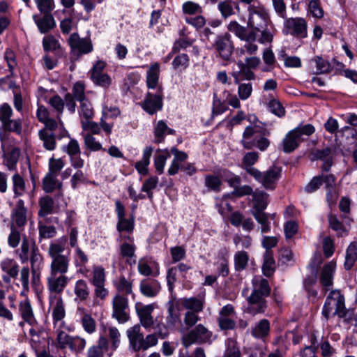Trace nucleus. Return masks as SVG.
<instances>
[{
	"label": "nucleus",
	"mask_w": 357,
	"mask_h": 357,
	"mask_svg": "<svg viewBox=\"0 0 357 357\" xmlns=\"http://www.w3.org/2000/svg\"><path fill=\"white\" fill-rule=\"evenodd\" d=\"M73 96L75 98L76 100L81 102L82 100H85L86 99V96L85 95V84L82 81L76 82L73 86L72 93Z\"/></svg>",
	"instance_id": "nucleus-47"
},
{
	"label": "nucleus",
	"mask_w": 357,
	"mask_h": 357,
	"mask_svg": "<svg viewBox=\"0 0 357 357\" xmlns=\"http://www.w3.org/2000/svg\"><path fill=\"white\" fill-rule=\"evenodd\" d=\"M254 288L251 294L247 298L248 306L245 312L253 316L258 314H264L268 308V303L266 299L271 293V287L268 281L261 278L259 282L252 280Z\"/></svg>",
	"instance_id": "nucleus-1"
},
{
	"label": "nucleus",
	"mask_w": 357,
	"mask_h": 357,
	"mask_svg": "<svg viewBox=\"0 0 357 357\" xmlns=\"http://www.w3.org/2000/svg\"><path fill=\"white\" fill-rule=\"evenodd\" d=\"M166 129H167V123L163 120H160L157 122V124L154 127V143L155 144H160L163 143L166 137Z\"/></svg>",
	"instance_id": "nucleus-38"
},
{
	"label": "nucleus",
	"mask_w": 357,
	"mask_h": 357,
	"mask_svg": "<svg viewBox=\"0 0 357 357\" xmlns=\"http://www.w3.org/2000/svg\"><path fill=\"white\" fill-rule=\"evenodd\" d=\"M4 59L7 63L8 70L10 72V75H7L6 78L9 79L13 77L15 67L17 65L15 53L11 48L8 47L6 49L4 52Z\"/></svg>",
	"instance_id": "nucleus-36"
},
{
	"label": "nucleus",
	"mask_w": 357,
	"mask_h": 357,
	"mask_svg": "<svg viewBox=\"0 0 357 357\" xmlns=\"http://www.w3.org/2000/svg\"><path fill=\"white\" fill-rule=\"evenodd\" d=\"M270 330V321L266 319H263L252 328L251 335L253 337L263 339L268 336Z\"/></svg>",
	"instance_id": "nucleus-21"
},
{
	"label": "nucleus",
	"mask_w": 357,
	"mask_h": 357,
	"mask_svg": "<svg viewBox=\"0 0 357 357\" xmlns=\"http://www.w3.org/2000/svg\"><path fill=\"white\" fill-rule=\"evenodd\" d=\"M335 295L337 296L336 301L335 312L334 315L337 314L340 318L346 317L347 311L345 307V298L343 294L339 290H336Z\"/></svg>",
	"instance_id": "nucleus-45"
},
{
	"label": "nucleus",
	"mask_w": 357,
	"mask_h": 357,
	"mask_svg": "<svg viewBox=\"0 0 357 357\" xmlns=\"http://www.w3.org/2000/svg\"><path fill=\"white\" fill-rule=\"evenodd\" d=\"M139 290L143 296L148 298H153L159 293L160 284L155 279H144L140 282Z\"/></svg>",
	"instance_id": "nucleus-14"
},
{
	"label": "nucleus",
	"mask_w": 357,
	"mask_h": 357,
	"mask_svg": "<svg viewBox=\"0 0 357 357\" xmlns=\"http://www.w3.org/2000/svg\"><path fill=\"white\" fill-rule=\"evenodd\" d=\"M90 79L96 86L104 89H108L112 84V78L107 73H102L96 75H91Z\"/></svg>",
	"instance_id": "nucleus-42"
},
{
	"label": "nucleus",
	"mask_w": 357,
	"mask_h": 357,
	"mask_svg": "<svg viewBox=\"0 0 357 357\" xmlns=\"http://www.w3.org/2000/svg\"><path fill=\"white\" fill-rule=\"evenodd\" d=\"M259 154L257 152L252 151L245 153L243 158V165L244 169L247 172V169L249 168H255L252 167L258 160Z\"/></svg>",
	"instance_id": "nucleus-61"
},
{
	"label": "nucleus",
	"mask_w": 357,
	"mask_h": 357,
	"mask_svg": "<svg viewBox=\"0 0 357 357\" xmlns=\"http://www.w3.org/2000/svg\"><path fill=\"white\" fill-rule=\"evenodd\" d=\"M263 275L266 278L273 276L276 271V264L273 256V251H265L263 256V264L261 266Z\"/></svg>",
	"instance_id": "nucleus-17"
},
{
	"label": "nucleus",
	"mask_w": 357,
	"mask_h": 357,
	"mask_svg": "<svg viewBox=\"0 0 357 357\" xmlns=\"http://www.w3.org/2000/svg\"><path fill=\"white\" fill-rule=\"evenodd\" d=\"M324 255L326 259L331 257L335 250V241L330 236H325L322 241Z\"/></svg>",
	"instance_id": "nucleus-46"
},
{
	"label": "nucleus",
	"mask_w": 357,
	"mask_h": 357,
	"mask_svg": "<svg viewBox=\"0 0 357 357\" xmlns=\"http://www.w3.org/2000/svg\"><path fill=\"white\" fill-rule=\"evenodd\" d=\"M229 31L234 33L239 39L246 42H255L257 40V32L253 28L245 27L239 24L236 21H231L227 26Z\"/></svg>",
	"instance_id": "nucleus-9"
},
{
	"label": "nucleus",
	"mask_w": 357,
	"mask_h": 357,
	"mask_svg": "<svg viewBox=\"0 0 357 357\" xmlns=\"http://www.w3.org/2000/svg\"><path fill=\"white\" fill-rule=\"evenodd\" d=\"M301 140L291 130L289 131L282 141V151L285 153H291L298 148Z\"/></svg>",
	"instance_id": "nucleus-20"
},
{
	"label": "nucleus",
	"mask_w": 357,
	"mask_h": 357,
	"mask_svg": "<svg viewBox=\"0 0 357 357\" xmlns=\"http://www.w3.org/2000/svg\"><path fill=\"white\" fill-rule=\"evenodd\" d=\"M218 176L221 178L222 182L225 181L227 183L229 186L231 188L234 187V185H240L241 182V179L239 176L236 175L234 173L226 168L220 169Z\"/></svg>",
	"instance_id": "nucleus-31"
},
{
	"label": "nucleus",
	"mask_w": 357,
	"mask_h": 357,
	"mask_svg": "<svg viewBox=\"0 0 357 357\" xmlns=\"http://www.w3.org/2000/svg\"><path fill=\"white\" fill-rule=\"evenodd\" d=\"M316 63V66L318 72L317 74H326L329 73L332 70L331 63L324 59L321 56H315L312 59Z\"/></svg>",
	"instance_id": "nucleus-50"
},
{
	"label": "nucleus",
	"mask_w": 357,
	"mask_h": 357,
	"mask_svg": "<svg viewBox=\"0 0 357 357\" xmlns=\"http://www.w3.org/2000/svg\"><path fill=\"white\" fill-rule=\"evenodd\" d=\"M38 136L43 142V147L47 151H53L56 146V135L53 132H49L46 130H40L38 132Z\"/></svg>",
	"instance_id": "nucleus-28"
},
{
	"label": "nucleus",
	"mask_w": 357,
	"mask_h": 357,
	"mask_svg": "<svg viewBox=\"0 0 357 357\" xmlns=\"http://www.w3.org/2000/svg\"><path fill=\"white\" fill-rule=\"evenodd\" d=\"M234 268L236 271L241 272L245 269L249 261V256L245 251H238L234 255Z\"/></svg>",
	"instance_id": "nucleus-37"
},
{
	"label": "nucleus",
	"mask_w": 357,
	"mask_h": 357,
	"mask_svg": "<svg viewBox=\"0 0 357 357\" xmlns=\"http://www.w3.org/2000/svg\"><path fill=\"white\" fill-rule=\"evenodd\" d=\"M182 11L185 15H194L202 14L204 10L202 6L194 1H187L182 5Z\"/></svg>",
	"instance_id": "nucleus-41"
},
{
	"label": "nucleus",
	"mask_w": 357,
	"mask_h": 357,
	"mask_svg": "<svg viewBox=\"0 0 357 357\" xmlns=\"http://www.w3.org/2000/svg\"><path fill=\"white\" fill-rule=\"evenodd\" d=\"M84 144L91 151H98L102 149V144L96 140V138L91 134H86L84 137Z\"/></svg>",
	"instance_id": "nucleus-64"
},
{
	"label": "nucleus",
	"mask_w": 357,
	"mask_h": 357,
	"mask_svg": "<svg viewBox=\"0 0 357 357\" xmlns=\"http://www.w3.org/2000/svg\"><path fill=\"white\" fill-rule=\"evenodd\" d=\"M311 345L306 346L303 351H301V356L304 353L306 354V357H317L316 351L319 346L317 344V338L314 333H312L310 336Z\"/></svg>",
	"instance_id": "nucleus-55"
},
{
	"label": "nucleus",
	"mask_w": 357,
	"mask_h": 357,
	"mask_svg": "<svg viewBox=\"0 0 357 357\" xmlns=\"http://www.w3.org/2000/svg\"><path fill=\"white\" fill-rule=\"evenodd\" d=\"M282 33L291 35L298 39L307 37V23L303 17H289L284 20Z\"/></svg>",
	"instance_id": "nucleus-5"
},
{
	"label": "nucleus",
	"mask_w": 357,
	"mask_h": 357,
	"mask_svg": "<svg viewBox=\"0 0 357 357\" xmlns=\"http://www.w3.org/2000/svg\"><path fill=\"white\" fill-rule=\"evenodd\" d=\"M208 332V330L202 324L197 325L194 329L191 330L186 335L182 337V344L185 348H188L192 344L195 342H202L205 340V338H202V335H204Z\"/></svg>",
	"instance_id": "nucleus-12"
},
{
	"label": "nucleus",
	"mask_w": 357,
	"mask_h": 357,
	"mask_svg": "<svg viewBox=\"0 0 357 357\" xmlns=\"http://www.w3.org/2000/svg\"><path fill=\"white\" fill-rule=\"evenodd\" d=\"M70 47L71 56L78 59L82 54L91 53L93 47L89 37L80 38L78 33H73L68 39Z\"/></svg>",
	"instance_id": "nucleus-6"
},
{
	"label": "nucleus",
	"mask_w": 357,
	"mask_h": 357,
	"mask_svg": "<svg viewBox=\"0 0 357 357\" xmlns=\"http://www.w3.org/2000/svg\"><path fill=\"white\" fill-rule=\"evenodd\" d=\"M336 262L332 260L325 264L322 268L319 282L323 286V289L326 294L328 291V287L333 284V275L335 271Z\"/></svg>",
	"instance_id": "nucleus-11"
},
{
	"label": "nucleus",
	"mask_w": 357,
	"mask_h": 357,
	"mask_svg": "<svg viewBox=\"0 0 357 357\" xmlns=\"http://www.w3.org/2000/svg\"><path fill=\"white\" fill-rule=\"evenodd\" d=\"M13 109L8 103L4 102L0 105V121L2 126L11 120Z\"/></svg>",
	"instance_id": "nucleus-57"
},
{
	"label": "nucleus",
	"mask_w": 357,
	"mask_h": 357,
	"mask_svg": "<svg viewBox=\"0 0 357 357\" xmlns=\"http://www.w3.org/2000/svg\"><path fill=\"white\" fill-rule=\"evenodd\" d=\"M128 337L129 338L130 344L135 351V349L138 347L137 342L139 343V340H142L143 335L140 333L139 325H135L130 329L128 330Z\"/></svg>",
	"instance_id": "nucleus-39"
},
{
	"label": "nucleus",
	"mask_w": 357,
	"mask_h": 357,
	"mask_svg": "<svg viewBox=\"0 0 357 357\" xmlns=\"http://www.w3.org/2000/svg\"><path fill=\"white\" fill-rule=\"evenodd\" d=\"M13 214L15 216V223L17 227H21L25 225L26 222V208L22 199L17 201L16 208L13 211Z\"/></svg>",
	"instance_id": "nucleus-26"
},
{
	"label": "nucleus",
	"mask_w": 357,
	"mask_h": 357,
	"mask_svg": "<svg viewBox=\"0 0 357 357\" xmlns=\"http://www.w3.org/2000/svg\"><path fill=\"white\" fill-rule=\"evenodd\" d=\"M54 202L52 197L46 195L39 199L40 209L38 211V216L44 218L51 214L53 211Z\"/></svg>",
	"instance_id": "nucleus-30"
},
{
	"label": "nucleus",
	"mask_w": 357,
	"mask_h": 357,
	"mask_svg": "<svg viewBox=\"0 0 357 357\" xmlns=\"http://www.w3.org/2000/svg\"><path fill=\"white\" fill-rule=\"evenodd\" d=\"M68 259L65 256H59L52 259L51 264V275H56L57 273L64 274L67 273L68 268Z\"/></svg>",
	"instance_id": "nucleus-23"
},
{
	"label": "nucleus",
	"mask_w": 357,
	"mask_h": 357,
	"mask_svg": "<svg viewBox=\"0 0 357 357\" xmlns=\"http://www.w3.org/2000/svg\"><path fill=\"white\" fill-rule=\"evenodd\" d=\"M56 176L47 174L43 178V190L46 193H52L55 190Z\"/></svg>",
	"instance_id": "nucleus-62"
},
{
	"label": "nucleus",
	"mask_w": 357,
	"mask_h": 357,
	"mask_svg": "<svg viewBox=\"0 0 357 357\" xmlns=\"http://www.w3.org/2000/svg\"><path fill=\"white\" fill-rule=\"evenodd\" d=\"M357 261V241L351 242L347 250L344 268L346 271H350Z\"/></svg>",
	"instance_id": "nucleus-24"
},
{
	"label": "nucleus",
	"mask_w": 357,
	"mask_h": 357,
	"mask_svg": "<svg viewBox=\"0 0 357 357\" xmlns=\"http://www.w3.org/2000/svg\"><path fill=\"white\" fill-rule=\"evenodd\" d=\"M172 256V263H177L183 259L186 256V250L183 246H174L172 247L169 250Z\"/></svg>",
	"instance_id": "nucleus-59"
},
{
	"label": "nucleus",
	"mask_w": 357,
	"mask_h": 357,
	"mask_svg": "<svg viewBox=\"0 0 357 357\" xmlns=\"http://www.w3.org/2000/svg\"><path fill=\"white\" fill-rule=\"evenodd\" d=\"M255 211H264L269 204V195L264 190L256 189L252 194Z\"/></svg>",
	"instance_id": "nucleus-19"
},
{
	"label": "nucleus",
	"mask_w": 357,
	"mask_h": 357,
	"mask_svg": "<svg viewBox=\"0 0 357 357\" xmlns=\"http://www.w3.org/2000/svg\"><path fill=\"white\" fill-rule=\"evenodd\" d=\"M158 343V337L155 334H150L146 337V339H144V337L142 340H139V344L138 347L135 349V351H139L141 349L146 350L151 347H153L156 345Z\"/></svg>",
	"instance_id": "nucleus-51"
},
{
	"label": "nucleus",
	"mask_w": 357,
	"mask_h": 357,
	"mask_svg": "<svg viewBox=\"0 0 357 357\" xmlns=\"http://www.w3.org/2000/svg\"><path fill=\"white\" fill-rule=\"evenodd\" d=\"M338 134L340 137H345L349 144L357 147V130L356 128L345 126L338 131Z\"/></svg>",
	"instance_id": "nucleus-34"
},
{
	"label": "nucleus",
	"mask_w": 357,
	"mask_h": 357,
	"mask_svg": "<svg viewBox=\"0 0 357 357\" xmlns=\"http://www.w3.org/2000/svg\"><path fill=\"white\" fill-rule=\"evenodd\" d=\"M220 56L225 61H229L234 50V44L230 33L226 32L216 36L213 45Z\"/></svg>",
	"instance_id": "nucleus-7"
},
{
	"label": "nucleus",
	"mask_w": 357,
	"mask_h": 357,
	"mask_svg": "<svg viewBox=\"0 0 357 357\" xmlns=\"http://www.w3.org/2000/svg\"><path fill=\"white\" fill-rule=\"evenodd\" d=\"M143 261L144 259L142 258L139 259L138 263L137 268L139 274L146 277H157L160 274L159 264L157 262H153V264L155 265V270L153 271L146 262H144Z\"/></svg>",
	"instance_id": "nucleus-33"
},
{
	"label": "nucleus",
	"mask_w": 357,
	"mask_h": 357,
	"mask_svg": "<svg viewBox=\"0 0 357 357\" xmlns=\"http://www.w3.org/2000/svg\"><path fill=\"white\" fill-rule=\"evenodd\" d=\"M260 123L264 126H248L245 128L241 141L244 149L250 150L255 146L261 151H265L270 146V140L266 137L271 135V132L264 123Z\"/></svg>",
	"instance_id": "nucleus-2"
},
{
	"label": "nucleus",
	"mask_w": 357,
	"mask_h": 357,
	"mask_svg": "<svg viewBox=\"0 0 357 357\" xmlns=\"http://www.w3.org/2000/svg\"><path fill=\"white\" fill-rule=\"evenodd\" d=\"M172 64L175 71L185 72L190 66V57L185 53L178 54L174 58Z\"/></svg>",
	"instance_id": "nucleus-32"
},
{
	"label": "nucleus",
	"mask_w": 357,
	"mask_h": 357,
	"mask_svg": "<svg viewBox=\"0 0 357 357\" xmlns=\"http://www.w3.org/2000/svg\"><path fill=\"white\" fill-rule=\"evenodd\" d=\"M75 294L81 300L86 301L89 296V289L86 282L84 280H78L75 286Z\"/></svg>",
	"instance_id": "nucleus-40"
},
{
	"label": "nucleus",
	"mask_w": 357,
	"mask_h": 357,
	"mask_svg": "<svg viewBox=\"0 0 357 357\" xmlns=\"http://www.w3.org/2000/svg\"><path fill=\"white\" fill-rule=\"evenodd\" d=\"M160 64L155 62L151 65L146 72V86L148 89H156L159 86Z\"/></svg>",
	"instance_id": "nucleus-18"
},
{
	"label": "nucleus",
	"mask_w": 357,
	"mask_h": 357,
	"mask_svg": "<svg viewBox=\"0 0 357 357\" xmlns=\"http://www.w3.org/2000/svg\"><path fill=\"white\" fill-rule=\"evenodd\" d=\"M268 108L271 113L278 117L281 118L285 116L286 112L284 107L282 103L276 99H272L269 101Z\"/></svg>",
	"instance_id": "nucleus-54"
},
{
	"label": "nucleus",
	"mask_w": 357,
	"mask_h": 357,
	"mask_svg": "<svg viewBox=\"0 0 357 357\" xmlns=\"http://www.w3.org/2000/svg\"><path fill=\"white\" fill-rule=\"evenodd\" d=\"M20 311L23 320L29 324L33 325L36 321L34 319V315L30 301L28 298H26L24 303L21 302L20 304Z\"/></svg>",
	"instance_id": "nucleus-29"
},
{
	"label": "nucleus",
	"mask_w": 357,
	"mask_h": 357,
	"mask_svg": "<svg viewBox=\"0 0 357 357\" xmlns=\"http://www.w3.org/2000/svg\"><path fill=\"white\" fill-rule=\"evenodd\" d=\"M93 285L102 284L105 282V271L102 266H95L93 270V278L91 280Z\"/></svg>",
	"instance_id": "nucleus-52"
},
{
	"label": "nucleus",
	"mask_w": 357,
	"mask_h": 357,
	"mask_svg": "<svg viewBox=\"0 0 357 357\" xmlns=\"http://www.w3.org/2000/svg\"><path fill=\"white\" fill-rule=\"evenodd\" d=\"M52 299H56V305L53 308L52 312V319L54 323H56L62 320L66 316V311L64 308L63 301L61 296L58 298L56 296H50V303L52 302Z\"/></svg>",
	"instance_id": "nucleus-27"
},
{
	"label": "nucleus",
	"mask_w": 357,
	"mask_h": 357,
	"mask_svg": "<svg viewBox=\"0 0 357 357\" xmlns=\"http://www.w3.org/2000/svg\"><path fill=\"white\" fill-rule=\"evenodd\" d=\"M43 47L46 53L52 52L58 57L63 55L64 50L59 41L53 35H47L43 38Z\"/></svg>",
	"instance_id": "nucleus-15"
},
{
	"label": "nucleus",
	"mask_w": 357,
	"mask_h": 357,
	"mask_svg": "<svg viewBox=\"0 0 357 357\" xmlns=\"http://www.w3.org/2000/svg\"><path fill=\"white\" fill-rule=\"evenodd\" d=\"M204 185L207 192L219 193L222 190V182L219 176L210 174L204 176Z\"/></svg>",
	"instance_id": "nucleus-25"
},
{
	"label": "nucleus",
	"mask_w": 357,
	"mask_h": 357,
	"mask_svg": "<svg viewBox=\"0 0 357 357\" xmlns=\"http://www.w3.org/2000/svg\"><path fill=\"white\" fill-rule=\"evenodd\" d=\"M80 102L79 115L86 120L92 119L93 116V109L91 102L88 98L82 100Z\"/></svg>",
	"instance_id": "nucleus-56"
},
{
	"label": "nucleus",
	"mask_w": 357,
	"mask_h": 357,
	"mask_svg": "<svg viewBox=\"0 0 357 357\" xmlns=\"http://www.w3.org/2000/svg\"><path fill=\"white\" fill-rule=\"evenodd\" d=\"M333 181L334 174H319L314 176L305 185V192L307 193H313L318 190L323 184L325 185V187H330Z\"/></svg>",
	"instance_id": "nucleus-10"
},
{
	"label": "nucleus",
	"mask_w": 357,
	"mask_h": 357,
	"mask_svg": "<svg viewBox=\"0 0 357 357\" xmlns=\"http://www.w3.org/2000/svg\"><path fill=\"white\" fill-rule=\"evenodd\" d=\"M35 1L38 9L43 14H52V11L54 9V0H35Z\"/></svg>",
	"instance_id": "nucleus-58"
},
{
	"label": "nucleus",
	"mask_w": 357,
	"mask_h": 357,
	"mask_svg": "<svg viewBox=\"0 0 357 357\" xmlns=\"http://www.w3.org/2000/svg\"><path fill=\"white\" fill-rule=\"evenodd\" d=\"M14 197L22 195L25 189V182L24 178L17 173L13 176Z\"/></svg>",
	"instance_id": "nucleus-48"
},
{
	"label": "nucleus",
	"mask_w": 357,
	"mask_h": 357,
	"mask_svg": "<svg viewBox=\"0 0 357 357\" xmlns=\"http://www.w3.org/2000/svg\"><path fill=\"white\" fill-rule=\"evenodd\" d=\"M164 93L162 86H159L155 93L148 91L140 103L142 109L149 115L161 111L163 107Z\"/></svg>",
	"instance_id": "nucleus-4"
},
{
	"label": "nucleus",
	"mask_w": 357,
	"mask_h": 357,
	"mask_svg": "<svg viewBox=\"0 0 357 357\" xmlns=\"http://www.w3.org/2000/svg\"><path fill=\"white\" fill-rule=\"evenodd\" d=\"M115 212L118 218L116 229L119 232H132L134 229L135 215L130 214V218H126V208L122 202L119 200L115 202Z\"/></svg>",
	"instance_id": "nucleus-8"
},
{
	"label": "nucleus",
	"mask_w": 357,
	"mask_h": 357,
	"mask_svg": "<svg viewBox=\"0 0 357 357\" xmlns=\"http://www.w3.org/2000/svg\"><path fill=\"white\" fill-rule=\"evenodd\" d=\"M42 260L43 257L38 248L36 245L33 246L30 257L31 271H38Z\"/></svg>",
	"instance_id": "nucleus-60"
},
{
	"label": "nucleus",
	"mask_w": 357,
	"mask_h": 357,
	"mask_svg": "<svg viewBox=\"0 0 357 357\" xmlns=\"http://www.w3.org/2000/svg\"><path fill=\"white\" fill-rule=\"evenodd\" d=\"M139 304V303L136 304V312L140 320V323L144 328H149L153 324V319L151 316V313L154 307L152 304H149L141 308H138L137 306Z\"/></svg>",
	"instance_id": "nucleus-16"
},
{
	"label": "nucleus",
	"mask_w": 357,
	"mask_h": 357,
	"mask_svg": "<svg viewBox=\"0 0 357 357\" xmlns=\"http://www.w3.org/2000/svg\"><path fill=\"white\" fill-rule=\"evenodd\" d=\"M61 149L70 157L80 154V147L77 140L75 139L70 138L69 143L67 145H63Z\"/></svg>",
	"instance_id": "nucleus-53"
},
{
	"label": "nucleus",
	"mask_w": 357,
	"mask_h": 357,
	"mask_svg": "<svg viewBox=\"0 0 357 357\" xmlns=\"http://www.w3.org/2000/svg\"><path fill=\"white\" fill-rule=\"evenodd\" d=\"M233 3L234 1L232 0H224L218 3V8L224 19H227L235 14L233 8Z\"/></svg>",
	"instance_id": "nucleus-43"
},
{
	"label": "nucleus",
	"mask_w": 357,
	"mask_h": 357,
	"mask_svg": "<svg viewBox=\"0 0 357 357\" xmlns=\"http://www.w3.org/2000/svg\"><path fill=\"white\" fill-rule=\"evenodd\" d=\"M5 132H14L16 135H21L22 132V124L20 119L10 120L2 126Z\"/></svg>",
	"instance_id": "nucleus-49"
},
{
	"label": "nucleus",
	"mask_w": 357,
	"mask_h": 357,
	"mask_svg": "<svg viewBox=\"0 0 357 357\" xmlns=\"http://www.w3.org/2000/svg\"><path fill=\"white\" fill-rule=\"evenodd\" d=\"M298 225L294 220L287 221L284 225V231L286 238H291L297 232Z\"/></svg>",
	"instance_id": "nucleus-63"
},
{
	"label": "nucleus",
	"mask_w": 357,
	"mask_h": 357,
	"mask_svg": "<svg viewBox=\"0 0 357 357\" xmlns=\"http://www.w3.org/2000/svg\"><path fill=\"white\" fill-rule=\"evenodd\" d=\"M68 279L65 275H60L58 278L50 277L47 279L48 289L53 293L61 294L66 287Z\"/></svg>",
	"instance_id": "nucleus-22"
},
{
	"label": "nucleus",
	"mask_w": 357,
	"mask_h": 357,
	"mask_svg": "<svg viewBox=\"0 0 357 357\" xmlns=\"http://www.w3.org/2000/svg\"><path fill=\"white\" fill-rule=\"evenodd\" d=\"M33 20L38 27V31L42 34L49 33L56 26L52 14L45 13L42 17H39L38 15H33Z\"/></svg>",
	"instance_id": "nucleus-13"
},
{
	"label": "nucleus",
	"mask_w": 357,
	"mask_h": 357,
	"mask_svg": "<svg viewBox=\"0 0 357 357\" xmlns=\"http://www.w3.org/2000/svg\"><path fill=\"white\" fill-rule=\"evenodd\" d=\"M247 173L257 182L261 183L266 190H274L281 178L282 167L273 165L265 172H261L257 168H249Z\"/></svg>",
	"instance_id": "nucleus-3"
},
{
	"label": "nucleus",
	"mask_w": 357,
	"mask_h": 357,
	"mask_svg": "<svg viewBox=\"0 0 357 357\" xmlns=\"http://www.w3.org/2000/svg\"><path fill=\"white\" fill-rule=\"evenodd\" d=\"M183 306L188 310H191L193 312L198 313L203 310L204 303L201 299L197 297L184 298L182 300Z\"/></svg>",
	"instance_id": "nucleus-35"
},
{
	"label": "nucleus",
	"mask_w": 357,
	"mask_h": 357,
	"mask_svg": "<svg viewBox=\"0 0 357 357\" xmlns=\"http://www.w3.org/2000/svg\"><path fill=\"white\" fill-rule=\"evenodd\" d=\"M292 131L296 134L299 139L303 142V139H302V136H311L315 132V128L313 125L310 123L305 125L300 124L295 128L292 129Z\"/></svg>",
	"instance_id": "nucleus-44"
}]
</instances>
